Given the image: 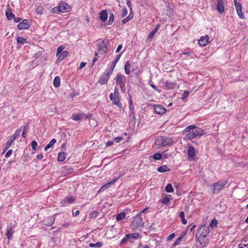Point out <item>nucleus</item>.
Wrapping results in <instances>:
<instances>
[{
	"label": "nucleus",
	"instance_id": "nucleus-55",
	"mask_svg": "<svg viewBox=\"0 0 248 248\" xmlns=\"http://www.w3.org/2000/svg\"><path fill=\"white\" fill-rule=\"evenodd\" d=\"M184 237V235H182L180 236L175 241V244H178L181 240L182 239V238Z\"/></svg>",
	"mask_w": 248,
	"mask_h": 248
},
{
	"label": "nucleus",
	"instance_id": "nucleus-64",
	"mask_svg": "<svg viewBox=\"0 0 248 248\" xmlns=\"http://www.w3.org/2000/svg\"><path fill=\"white\" fill-rule=\"evenodd\" d=\"M14 21L16 22H18L20 20H21L20 18H17L16 17H14Z\"/></svg>",
	"mask_w": 248,
	"mask_h": 248
},
{
	"label": "nucleus",
	"instance_id": "nucleus-20",
	"mask_svg": "<svg viewBox=\"0 0 248 248\" xmlns=\"http://www.w3.org/2000/svg\"><path fill=\"white\" fill-rule=\"evenodd\" d=\"M120 56H121V55H119L117 56V57L115 58L114 61L113 62L112 64L110 65V66L109 67V69L107 73H109L110 75L111 74V73L115 66V65L116 64L117 62H118V61H119V60L120 58Z\"/></svg>",
	"mask_w": 248,
	"mask_h": 248
},
{
	"label": "nucleus",
	"instance_id": "nucleus-34",
	"mask_svg": "<svg viewBox=\"0 0 248 248\" xmlns=\"http://www.w3.org/2000/svg\"><path fill=\"white\" fill-rule=\"evenodd\" d=\"M65 159V153L64 152H61L59 153L58 156V161H63Z\"/></svg>",
	"mask_w": 248,
	"mask_h": 248
},
{
	"label": "nucleus",
	"instance_id": "nucleus-33",
	"mask_svg": "<svg viewBox=\"0 0 248 248\" xmlns=\"http://www.w3.org/2000/svg\"><path fill=\"white\" fill-rule=\"evenodd\" d=\"M6 16L9 20H11L13 18L15 17L14 15L11 12L10 9L6 12Z\"/></svg>",
	"mask_w": 248,
	"mask_h": 248
},
{
	"label": "nucleus",
	"instance_id": "nucleus-49",
	"mask_svg": "<svg viewBox=\"0 0 248 248\" xmlns=\"http://www.w3.org/2000/svg\"><path fill=\"white\" fill-rule=\"evenodd\" d=\"M122 17H123L125 16L127 14V10L126 9L124 8L122 10Z\"/></svg>",
	"mask_w": 248,
	"mask_h": 248
},
{
	"label": "nucleus",
	"instance_id": "nucleus-53",
	"mask_svg": "<svg viewBox=\"0 0 248 248\" xmlns=\"http://www.w3.org/2000/svg\"><path fill=\"white\" fill-rule=\"evenodd\" d=\"M130 15H129L128 17L125 18L124 19L122 20L123 24L126 23L131 19V18L130 17Z\"/></svg>",
	"mask_w": 248,
	"mask_h": 248
},
{
	"label": "nucleus",
	"instance_id": "nucleus-32",
	"mask_svg": "<svg viewBox=\"0 0 248 248\" xmlns=\"http://www.w3.org/2000/svg\"><path fill=\"white\" fill-rule=\"evenodd\" d=\"M125 217V213L124 212L121 213L119 214L116 218L117 221H121Z\"/></svg>",
	"mask_w": 248,
	"mask_h": 248
},
{
	"label": "nucleus",
	"instance_id": "nucleus-2",
	"mask_svg": "<svg viewBox=\"0 0 248 248\" xmlns=\"http://www.w3.org/2000/svg\"><path fill=\"white\" fill-rule=\"evenodd\" d=\"M172 142V140L170 138L159 137L155 140V144L156 146L164 147L167 145H170Z\"/></svg>",
	"mask_w": 248,
	"mask_h": 248
},
{
	"label": "nucleus",
	"instance_id": "nucleus-62",
	"mask_svg": "<svg viewBox=\"0 0 248 248\" xmlns=\"http://www.w3.org/2000/svg\"><path fill=\"white\" fill-rule=\"evenodd\" d=\"M148 209V208H145L144 210H142V211L140 212V214H139V215H140H140H141V214L142 213H145V212L146 210H147Z\"/></svg>",
	"mask_w": 248,
	"mask_h": 248
},
{
	"label": "nucleus",
	"instance_id": "nucleus-16",
	"mask_svg": "<svg viewBox=\"0 0 248 248\" xmlns=\"http://www.w3.org/2000/svg\"><path fill=\"white\" fill-rule=\"evenodd\" d=\"M154 109L155 111L159 114H164L166 111L165 108L161 105H155Z\"/></svg>",
	"mask_w": 248,
	"mask_h": 248
},
{
	"label": "nucleus",
	"instance_id": "nucleus-6",
	"mask_svg": "<svg viewBox=\"0 0 248 248\" xmlns=\"http://www.w3.org/2000/svg\"><path fill=\"white\" fill-rule=\"evenodd\" d=\"M131 225L136 229L143 226V223L140 215H138L134 217Z\"/></svg>",
	"mask_w": 248,
	"mask_h": 248
},
{
	"label": "nucleus",
	"instance_id": "nucleus-43",
	"mask_svg": "<svg viewBox=\"0 0 248 248\" xmlns=\"http://www.w3.org/2000/svg\"><path fill=\"white\" fill-rule=\"evenodd\" d=\"M114 21V16L112 13L109 15V19L108 21V23L109 25H110Z\"/></svg>",
	"mask_w": 248,
	"mask_h": 248
},
{
	"label": "nucleus",
	"instance_id": "nucleus-45",
	"mask_svg": "<svg viewBox=\"0 0 248 248\" xmlns=\"http://www.w3.org/2000/svg\"><path fill=\"white\" fill-rule=\"evenodd\" d=\"M36 11L37 12V13L39 14H42L43 13V7L42 6H38L37 7V9H36Z\"/></svg>",
	"mask_w": 248,
	"mask_h": 248
},
{
	"label": "nucleus",
	"instance_id": "nucleus-42",
	"mask_svg": "<svg viewBox=\"0 0 248 248\" xmlns=\"http://www.w3.org/2000/svg\"><path fill=\"white\" fill-rule=\"evenodd\" d=\"M217 223V221L216 219H214L212 220L210 224V226L211 228H214Z\"/></svg>",
	"mask_w": 248,
	"mask_h": 248
},
{
	"label": "nucleus",
	"instance_id": "nucleus-51",
	"mask_svg": "<svg viewBox=\"0 0 248 248\" xmlns=\"http://www.w3.org/2000/svg\"><path fill=\"white\" fill-rule=\"evenodd\" d=\"M56 142V140L53 139L49 143L47 144L50 147H51L54 143Z\"/></svg>",
	"mask_w": 248,
	"mask_h": 248
},
{
	"label": "nucleus",
	"instance_id": "nucleus-41",
	"mask_svg": "<svg viewBox=\"0 0 248 248\" xmlns=\"http://www.w3.org/2000/svg\"><path fill=\"white\" fill-rule=\"evenodd\" d=\"M31 145L32 149L34 151H36L37 150V147L38 146L37 142L36 141H35V140H33V141H31Z\"/></svg>",
	"mask_w": 248,
	"mask_h": 248
},
{
	"label": "nucleus",
	"instance_id": "nucleus-46",
	"mask_svg": "<svg viewBox=\"0 0 248 248\" xmlns=\"http://www.w3.org/2000/svg\"><path fill=\"white\" fill-rule=\"evenodd\" d=\"M97 213L96 211H93L90 214V217L91 218H94L97 216Z\"/></svg>",
	"mask_w": 248,
	"mask_h": 248
},
{
	"label": "nucleus",
	"instance_id": "nucleus-63",
	"mask_svg": "<svg viewBox=\"0 0 248 248\" xmlns=\"http://www.w3.org/2000/svg\"><path fill=\"white\" fill-rule=\"evenodd\" d=\"M126 4L129 8H131V2L129 0H127Z\"/></svg>",
	"mask_w": 248,
	"mask_h": 248
},
{
	"label": "nucleus",
	"instance_id": "nucleus-31",
	"mask_svg": "<svg viewBox=\"0 0 248 248\" xmlns=\"http://www.w3.org/2000/svg\"><path fill=\"white\" fill-rule=\"evenodd\" d=\"M139 235L138 233H133L131 234H126V238H133V239H136L139 237Z\"/></svg>",
	"mask_w": 248,
	"mask_h": 248
},
{
	"label": "nucleus",
	"instance_id": "nucleus-14",
	"mask_svg": "<svg viewBox=\"0 0 248 248\" xmlns=\"http://www.w3.org/2000/svg\"><path fill=\"white\" fill-rule=\"evenodd\" d=\"M17 27L19 30L28 29L30 27L29 20L27 19H24L22 22L18 24Z\"/></svg>",
	"mask_w": 248,
	"mask_h": 248
},
{
	"label": "nucleus",
	"instance_id": "nucleus-37",
	"mask_svg": "<svg viewBox=\"0 0 248 248\" xmlns=\"http://www.w3.org/2000/svg\"><path fill=\"white\" fill-rule=\"evenodd\" d=\"M165 191L167 192H172L173 191V188L172 185L170 184H168L165 187Z\"/></svg>",
	"mask_w": 248,
	"mask_h": 248
},
{
	"label": "nucleus",
	"instance_id": "nucleus-61",
	"mask_svg": "<svg viewBox=\"0 0 248 248\" xmlns=\"http://www.w3.org/2000/svg\"><path fill=\"white\" fill-rule=\"evenodd\" d=\"M57 10H58V8H57V7L53 8L51 10L52 13H56Z\"/></svg>",
	"mask_w": 248,
	"mask_h": 248
},
{
	"label": "nucleus",
	"instance_id": "nucleus-12",
	"mask_svg": "<svg viewBox=\"0 0 248 248\" xmlns=\"http://www.w3.org/2000/svg\"><path fill=\"white\" fill-rule=\"evenodd\" d=\"M188 158L189 160H193L196 158L195 149L193 146H190L187 152Z\"/></svg>",
	"mask_w": 248,
	"mask_h": 248
},
{
	"label": "nucleus",
	"instance_id": "nucleus-27",
	"mask_svg": "<svg viewBox=\"0 0 248 248\" xmlns=\"http://www.w3.org/2000/svg\"><path fill=\"white\" fill-rule=\"evenodd\" d=\"M14 232V231L13 230L12 228H10L7 230L6 235L8 239H11L12 238Z\"/></svg>",
	"mask_w": 248,
	"mask_h": 248
},
{
	"label": "nucleus",
	"instance_id": "nucleus-44",
	"mask_svg": "<svg viewBox=\"0 0 248 248\" xmlns=\"http://www.w3.org/2000/svg\"><path fill=\"white\" fill-rule=\"evenodd\" d=\"M183 55H186V57H192V54L190 52H183L180 54V57L183 58Z\"/></svg>",
	"mask_w": 248,
	"mask_h": 248
},
{
	"label": "nucleus",
	"instance_id": "nucleus-30",
	"mask_svg": "<svg viewBox=\"0 0 248 248\" xmlns=\"http://www.w3.org/2000/svg\"><path fill=\"white\" fill-rule=\"evenodd\" d=\"M176 85L175 83L166 81L165 82V89H170L173 88Z\"/></svg>",
	"mask_w": 248,
	"mask_h": 248
},
{
	"label": "nucleus",
	"instance_id": "nucleus-28",
	"mask_svg": "<svg viewBox=\"0 0 248 248\" xmlns=\"http://www.w3.org/2000/svg\"><path fill=\"white\" fill-rule=\"evenodd\" d=\"M53 84H54V86L56 87H59L60 86L61 79H60V78L58 76H57L54 78V79L53 81Z\"/></svg>",
	"mask_w": 248,
	"mask_h": 248
},
{
	"label": "nucleus",
	"instance_id": "nucleus-19",
	"mask_svg": "<svg viewBox=\"0 0 248 248\" xmlns=\"http://www.w3.org/2000/svg\"><path fill=\"white\" fill-rule=\"evenodd\" d=\"M110 75L109 73H107L106 75L101 77L99 81V83L102 85L107 83Z\"/></svg>",
	"mask_w": 248,
	"mask_h": 248
},
{
	"label": "nucleus",
	"instance_id": "nucleus-7",
	"mask_svg": "<svg viewBox=\"0 0 248 248\" xmlns=\"http://www.w3.org/2000/svg\"><path fill=\"white\" fill-rule=\"evenodd\" d=\"M110 99L112 101L113 103L115 105L120 106V98L119 97V92L116 88H115L114 93H111L110 95Z\"/></svg>",
	"mask_w": 248,
	"mask_h": 248
},
{
	"label": "nucleus",
	"instance_id": "nucleus-52",
	"mask_svg": "<svg viewBox=\"0 0 248 248\" xmlns=\"http://www.w3.org/2000/svg\"><path fill=\"white\" fill-rule=\"evenodd\" d=\"M12 152H13V150H11V149L9 150V151L6 153V155H5V157H6V158H8L9 157H10V156L11 155H12Z\"/></svg>",
	"mask_w": 248,
	"mask_h": 248
},
{
	"label": "nucleus",
	"instance_id": "nucleus-23",
	"mask_svg": "<svg viewBox=\"0 0 248 248\" xmlns=\"http://www.w3.org/2000/svg\"><path fill=\"white\" fill-rule=\"evenodd\" d=\"M75 201V198L73 196L67 197L63 200L62 201V204H65L66 202L71 203L74 202Z\"/></svg>",
	"mask_w": 248,
	"mask_h": 248
},
{
	"label": "nucleus",
	"instance_id": "nucleus-56",
	"mask_svg": "<svg viewBox=\"0 0 248 248\" xmlns=\"http://www.w3.org/2000/svg\"><path fill=\"white\" fill-rule=\"evenodd\" d=\"M122 140H123L122 137H116L115 138V140H116V141L117 142H119L120 141Z\"/></svg>",
	"mask_w": 248,
	"mask_h": 248
},
{
	"label": "nucleus",
	"instance_id": "nucleus-36",
	"mask_svg": "<svg viewBox=\"0 0 248 248\" xmlns=\"http://www.w3.org/2000/svg\"><path fill=\"white\" fill-rule=\"evenodd\" d=\"M17 43L20 44H24L27 42L26 39L21 37H18L16 39Z\"/></svg>",
	"mask_w": 248,
	"mask_h": 248
},
{
	"label": "nucleus",
	"instance_id": "nucleus-15",
	"mask_svg": "<svg viewBox=\"0 0 248 248\" xmlns=\"http://www.w3.org/2000/svg\"><path fill=\"white\" fill-rule=\"evenodd\" d=\"M224 3L225 1L223 0H218L217 6V9L220 14L224 11Z\"/></svg>",
	"mask_w": 248,
	"mask_h": 248
},
{
	"label": "nucleus",
	"instance_id": "nucleus-60",
	"mask_svg": "<svg viewBox=\"0 0 248 248\" xmlns=\"http://www.w3.org/2000/svg\"><path fill=\"white\" fill-rule=\"evenodd\" d=\"M37 158L38 159H42L43 158V155L42 154H39L37 155Z\"/></svg>",
	"mask_w": 248,
	"mask_h": 248
},
{
	"label": "nucleus",
	"instance_id": "nucleus-5",
	"mask_svg": "<svg viewBox=\"0 0 248 248\" xmlns=\"http://www.w3.org/2000/svg\"><path fill=\"white\" fill-rule=\"evenodd\" d=\"M21 132V131L20 129H18L16 131V132L15 133V134L10 137V138L8 140V141L7 142L5 147H4V150L3 152V154H4L10 147L12 143L13 142V141L15 140V139L19 136Z\"/></svg>",
	"mask_w": 248,
	"mask_h": 248
},
{
	"label": "nucleus",
	"instance_id": "nucleus-17",
	"mask_svg": "<svg viewBox=\"0 0 248 248\" xmlns=\"http://www.w3.org/2000/svg\"><path fill=\"white\" fill-rule=\"evenodd\" d=\"M209 36L206 35L204 37H202L200 38L199 41V43L201 46H205L209 42Z\"/></svg>",
	"mask_w": 248,
	"mask_h": 248
},
{
	"label": "nucleus",
	"instance_id": "nucleus-25",
	"mask_svg": "<svg viewBox=\"0 0 248 248\" xmlns=\"http://www.w3.org/2000/svg\"><path fill=\"white\" fill-rule=\"evenodd\" d=\"M99 17L103 22H105L108 18V13L106 10L102 11L100 14Z\"/></svg>",
	"mask_w": 248,
	"mask_h": 248
},
{
	"label": "nucleus",
	"instance_id": "nucleus-21",
	"mask_svg": "<svg viewBox=\"0 0 248 248\" xmlns=\"http://www.w3.org/2000/svg\"><path fill=\"white\" fill-rule=\"evenodd\" d=\"M55 219V217L54 216L47 217L44 220L45 224L46 226H51L54 223Z\"/></svg>",
	"mask_w": 248,
	"mask_h": 248
},
{
	"label": "nucleus",
	"instance_id": "nucleus-4",
	"mask_svg": "<svg viewBox=\"0 0 248 248\" xmlns=\"http://www.w3.org/2000/svg\"><path fill=\"white\" fill-rule=\"evenodd\" d=\"M65 47L61 46L58 47L57 50V56L58 61H62L68 55V52L67 51H63Z\"/></svg>",
	"mask_w": 248,
	"mask_h": 248
},
{
	"label": "nucleus",
	"instance_id": "nucleus-26",
	"mask_svg": "<svg viewBox=\"0 0 248 248\" xmlns=\"http://www.w3.org/2000/svg\"><path fill=\"white\" fill-rule=\"evenodd\" d=\"M157 171L160 172H165L170 171V169L166 165H163L157 169Z\"/></svg>",
	"mask_w": 248,
	"mask_h": 248
},
{
	"label": "nucleus",
	"instance_id": "nucleus-35",
	"mask_svg": "<svg viewBox=\"0 0 248 248\" xmlns=\"http://www.w3.org/2000/svg\"><path fill=\"white\" fill-rule=\"evenodd\" d=\"M179 217L182 219V223L183 224L185 225L187 223V221L185 218V213L183 211H182L180 213Z\"/></svg>",
	"mask_w": 248,
	"mask_h": 248
},
{
	"label": "nucleus",
	"instance_id": "nucleus-38",
	"mask_svg": "<svg viewBox=\"0 0 248 248\" xmlns=\"http://www.w3.org/2000/svg\"><path fill=\"white\" fill-rule=\"evenodd\" d=\"M158 27H159V25H158L157 26V27L149 33V34L148 35V38L151 39L153 37V36H154L155 33L156 32V31L158 30Z\"/></svg>",
	"mask_w": 248,
	"mask_h": 248
},
{
	"label": "nucleus",
	"instance_id": "nucleus-57",
	"mask_svg": "<svg viewBox=\"0 0 248 248\" xmlns=\"http://www.w3.org/2000/svg\"><path fill=\"white\" fill-rule=\"evenodd\" d=\"M86 62H81L80 64V66H79V69H81L83 67H84L86 65Z\"/></svg>",
	"mask_w": 248,
	"mask_h": 248
},
{
	"label": "nucleus",
	"instance_id": "nucleus-50",
	"mask_svg": "<svg viewBox=\"0 0 248 248\" xmlns=\"http://www.w3.org/2000/svg\"><path fill=\"white\" fill-rule=\"evenodd\" d=\"M189 95V92L188 91H185L182 95V99H185Z\"/></svg>",
	"mask_w": 248,
	"mask_h": 248
},
{
	"label": "nucleus",
	"instance_id": "nucleus-8",
	"mask_svg": "<svg viewBox=\"0 0 248 248\" xmlns=\"http://www.w3.org/2000/svg\"><path fill=\"white\" fill-rule=\"evenodd\" d=\"M209 233V227L204 225L199 228L197 234H198L199 236H207Z\"/></svg>",
	"mask_w": 248,
	"mask_h": 248
},
{
	"label": "nucleus",
	"instance_id": "nucleus-10",
	"mask_svg": "<svg viewBox=\"0 0 248 248\" xmlns=\"http://www.w3.org/2000/svg\"><path fill=\"white\" fill-rule=\"evenodd\" d=\"M98 49L102 54L105 53L108 50L107 41L103 40L98 43Z\"/></svg>",
	"mask_w": 248,
	"mask_h": 248
},
{
	"label": "nucleus",
	"instance_id": "nucleus-13",
	"mask_svg": "<svg viewBox=\"0 0 248 248\" xmlns=\"http://www.w3.org/2000/svg\"><path fill=\"white\" fill-rule=\"evenodd\" d=\"M69 9V5L65 2H61L58 7V10L62 13L67 12Z\"/></svg>",
	"mask_w": 248,
	"mask_h": 248
},
{
	"label": "nucleus",
	"instance_id": "nucleus-1",
	"mask_svg": "<svg viewBox=\"0 0 248 248\" xmlns=\"http://www.w3.org/2000/svg\"><path fill=\"white\" fill-rule=\"evenodd\" d=\"M186 132H188L185 137V139H192L197 136H201L204 134L203 130L198 127L194 125H189L185 129Z\"/></svg>",
	"mask_w": 248,
	"mask_h": 248
},
{
	"label": "nucleus",
	"instance_id": "nucleus-24",
	"mask_svg": "<svg viewBox=\"0 0 248 248\" xmlns=\"http://www.w3.org/2000/svg\"><path fill=\"white\" fill-rule=\"evenodd\" d=\"M85 116V114L83 113H80L77 114H74L72 115V119L74 121H78L82 119Z\"/></svg>",
	"mask_w": 248,
	"mask_h": 248
},
{
	"label": "nucleus",
	"instance_id": "nucleus-48",
	"mask_svg": "<svg viewBox=\"0 0 248 248\" xmlns=\"http://www.w3.org/2000/svg\"><path fill=\"white\" fill-rule=\"evenodd\" d=\"M170 202V199L168 197L164 198L162 201V203L163 204H167Z\"/></svg>",
	"mask_w": 248,
	"mask_h": 248
},
{
	"label": "nucleus",
	"instance_id": "nucleus-3",
	"mask_svg": "<svg viewBox=\"0 0 248 248\" xmlns=\"http://www.w3.org/2000/svg\"><path fill=\"white\" fill-rule=\"evenodd\" d=\"M115 79L117 84L120 86L122 91L124 93L126 89L125 86L126 84V78L121 74L118 73L116 76Z\"/></svg>",
	"mask_w": 248,
	"mask_h": 248
},
{
	"label": "nucleus",
	"instance_id": "nucleus-47",
	"mask_svg": "<svg viewBox=\"0 0 248 248\" xmlns=\"http://www.w3.org/2000/svg\"><path fill=\"white\" fill-rule=\"evenodd\" d=\"M129 238H126V235H125V237L121 240V241L120 242V244L121 245H125L126 243V242H127V240Z\"/></svg>",
	"mask_w": 248,
	"mask_h": 248
},
{
	"label": "nucleus",
	"instance_id": "nucleus-11",
	"mask_svg": "<svg viewBox=\"0 0 248 248\" xmlns=\"http://www.w3.org/2000/svg\"><path fill=\"white\" fill-rule=\"evenodd\" d=\"M207 236H199L198 234L196 235L197 241H199L201 248H204L208 244Z\"/></svg>",
	"mask_w": 248,
	"mask_h": 248
},
{
	"label": "nucleus",
	"instance_id": "nucleus-59",
	"mask_svg": "<svg viewBox=\"0 0 248 248\" xmlns=\"http://www.w3.org/2000/svg\"><path fill=\"white\" fill-rule=\"evenodd\" d=\"M113 142L112 141H109L106 143V146H111L113 144Z\"/></svg>",
	"mask_w": 248,
	"mask_h": 248
},
{
	"label": "nucleus",
	"instance_id": "nucleus-40",
	"mask_svg": "<svg viewBox=\"0 0 248 248\" xmlns=\"http://www.w3.org/2000/svg\"><path fill=\"white\" fill-rule=\"evenodd\" d=\"M102 246V244L101 243V242H97L95 244H93V243H90L89 244V246L90 247H96L97 248H100Z\"/></svg>",
	"mask_w": 248,
	"mask_h": 248
},
{
	"label": "nucleus",
	"instance_id": "nucleus-54",
	"mask_svg": "<svg viewBox=\"0 0 248 248\" xmlns=\"http://www.w3.org/2000/svg\"><path fill=\"white\" fill-rule=\"evenodd\" d=\"M174 236H175V234L174 233H172V234H170L167 238V240L170 241V240H172L174 237Z\"/></svg>",
	"mask_w": 248,
	"mask_h": 248
},
{
	"label": "nucleus",
	"instance_id": "nucleus-9",
	"mask_svg": "<svg viewBox=\"0 0 248 248\" xmlns=\"http://www.w3.org/2000/svg\"><path fill=\"white\" fill-rule=\"evenodd\" d=\"M227 183L225 181L218 182L215 183L213 186V192L216 193L221 190L223 186L226 185Z\"/></svg>",
	"mask_w": 248,
	"mask_h": 248
},
{
	"label": "nucleus",
	"instance_id": "nucleus-58",
	"mask_svg": "<svg viewBox=\"0 0 248 248\" xmlns=\"http://www.w3.org/2000/svg\"><path fill=\"white\" fill-rule=\"evenodd\" d=\"M122 48V45H119L116 50V52L118 53Z\"/></svg>",
	"mask_w": 248,
	"mask_h": 248
},
{
	"label": "nucleus",
	"instance_id": "nucleus-18",
	"mask_svg": "<svg viewBox=\"0 0 248 248\" xmlns=\"http://www.w3.org/2000/svg\"><path fill=\"white\" fill-rule=\"evenodd\" d=\"M117 180V178H115V179H113L112 180H111L110 182H108L107 184L104 185L100 189L99 192L103 191L105 190V189H107L111 185L114 184L116 182Z\"/></svg>",
	"mask_w": 248,
	"mask_h": 248
},
{
	"label": "nucleus",
	"instance_id": "nucleus-29",
	"mask_svg": "<svg viewBox=\"0 0 248 248\" xmlns=\"http://www.w3.org/2000/svg\"><path fill=\"white\" fill-rule=\"evenodd\" d=\"M130 63L129 61L126 62L124 65V71L125 73L127 75H129L130 73Z\"/></svg>",
	"mask_w": 248,
	"mask_h": 248
},
{
	"label": "nucleus",
	"instance_id": "nucleus-39",
	"mask_svg": "<svg viewBox=\"0 0 248 248\" xmlns=\"http://www.w3.org/2000/svg\"><path fill=\"white\" fill-rule=\"evenodd\" d=\"M161 157L162 155L160 153H156L153 156V158L156 160H160Z\"/></svg>",
	"mask_w": 248,
	"mask_h": 248
},
{
	"label": "nucleus",
	"instance_id": "nucleus-22",
	"mask_svg": "<svg viewBox=\"0 0 248 248\" xmlns=\"http://www.w3.org/2000/svg\"><path fill=\"white\" fill-rule=\"evenodd\" d=\"M236 9L237 11V14L240 18H244V16L242 12V6L241 4H236Z\"/></svg>",
	"mask_w": 248,
	"mask_h": 248
}]
</instances>
